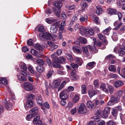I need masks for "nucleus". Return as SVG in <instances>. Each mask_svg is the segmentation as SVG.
Wrapping results in <instances>:
<instances>
[{"label":"nucleus","instance_id":"nucleus-1","mask_svg":"<svg viewBox=\"0 0 125 125\" xmlns=\"http://www.w3.org/2000/svg\"><path fill=\"white\" fill-rule=\"evenodd\" d=\"M79 30L80 34L83 36L85 35L86 34L92 35L94 33L93 29L90 27L85 29L84 27L81 26L79 28Z\"/></svg>","mask_w":125,"mask_h":125},{"label":"nucleus","instance_id":"nucleus-2","mask_svg":"<svg viewBox=\"0 0 125 125\" xmlns=\"http://www.w3.org/2000/svg\"><path fill=\"white\" fill-rule=\"evenodd\" d=\"M26 73L24 72L21 71L17 75L18 79L20 81H25L27 80L26 78Z\"/></svg>","mask_w":125,"mask_h":125},{"label":"nucleus","instance_id":"nucleus-3","mask_svg":"<svg viewBox=\"0 0 125 125\" xmlns=\"http://www.w3.org/2000/svg\"><path fill=\"white\" fill-rule=\"evenodd\" d=\"M51 57L53 59L52 65L53 67L55 68H61L62 66L58 64V59L57 57H55V54L52 55Z\"/></svg>","mask_w":125,"mask_h":125},{"label":"nucleus","instance_id":"nucleus-4","mask_svg":"<svg viewBox=\"0 0 125 125\" xmlns=\"http://www.w3.org/2000/svg\"><path fill=\"white\" fill-rule=\"evenodd\" d=\"M91 47L89 45L82 47V49L83 51V54L87 56H89L90 53L89 50L91 49Z\"/></svg>","mask_w":125,"mask_h":125},{"label":"nucleus","instance_id":"nucleus-5","mask_svg":"<svg viewBox=\"0 0 125 125\" xmlns=\"http://www.w3.org/2000/svg\"><path fill=\"white\" fill-rule=\"evenodd\" d=\"M40 39L42 40H49L50 36V34L48 32L41 33L39 35Z\"/></svg>","mask_w":125,"mask_h":125},{"label":"nucleus","instance_id":"nucleus-6","mask_svg":"<svg viewBox=\"0 0 125 125\" xmlns=\"http://www.w3.org/2000/svg\"><path fill=\"white\" fill-rule=\"evenodd\" d=\"M78 112L79 113L81 114H83L86 112V107L83 103H82L80 105L78 108Z\"/></svg>","mask_w":125,"mask_h":125},{"label":"nucleus","instance_id":"nucleus-7","mask_svg":"<svg viewBox=\"0 0 125 125\" xmlns=\"http://www.w3.org/2000/svg\"><path fill=\"white\" fill-rule=\"evenodd\" d=\"M24 88L26 90L28 91H31L33 89V86L32 84L29 82H25L23 84Z\"/></svg>","mask_w":125,"mask_h":125},{"label":"nucleus","instance_id":"nucleus-8","mask_svg":"<svg viewBox=\"0 0 125 125\" xmlns=\"http://www.w3.org/2000/svg\"><path fill=\"white\" fill-rule=\"evenodd\" d=\"M122 41L123 42L122 43V45L121 44L118 45H121V47H122L121 48L120 46H115L114 49V52L115 53H117V52H118V50H120V48H122L123 50H125V40H123Z\"/></svg>","mask_w":125,"mask_h":125},{"label":"nucleus","instance_id":"nucleus-9","mask_svg":"<svg viewBox=\"0 0 125 125\" xmlns=\"http://www.w3.org/2000/svg\"><path fill=\"white\" fill-rule=\"evenodd\" d=\"M119 99L117 97L112 95L111 98V100L107 104L109 105H113L114 103H116Z\"/></svg>","mask_w":125,"mask_h":125},{"label":"nucleus","instance_id":"nucleus-10","mask_svg":"<svg viewBox=\"0 0 125 125\" xmlns=\"http://www.w3.org/2000/svg\"><path fill=\"white\" fill-rule=\"evenodd\" d=\"M96 64V63L94 62H88L86 66V68L88 70H91L95 66Z\"/></svg>","mask_w":125,"mask_h":125},{"label":"nucleus","instance_id":"nucleus-11","mask_svg":"<svg viewBox=\"0 0 125 125\" xmlns=\"http://www.w3.org/2000/svg\"><path fill=\"white\" fill-rule=\"evenodd\" d=\"M67 91L63 90L61 93L60 96L62 100H66L68 97L67 95L66 94Z\"/></svg>","mask_w":125,"mask_h":125},{"label":"nucleus","instance_id":"nucleus-12","mask_svg":"<svg viewBox=\"0 0 125 125\" xmlns=\"http://www.w3.org/2000/svg\"><path fill=\"white\" fill-rule=\"evenodd\" d=\"M73 50L78 54H81L82 53V50L81 48L78 46H73L72 47Z\"/></svg>","mask_w":125,"mask_h":125},{"label":"nucleus","instance_id":"nucleus-13","mask_svg":"<svg viewBox=\"0 0 125 125\" xmlns=\"http://www.w3.org/2000/svg\"><path fill=\"white\" fill-rule=\"evenodd\" d=\"M12 100L10 99L8 100L5 104V107L6 109L8 110L10 109V108L12 106Z\"/></svg>","mask_w":125,"mask_h":125},{"label":"nucleus","instance_id":"nucleus-14","mask_svg":"<svg viewBox=\"0 0 125 125\" xmlns=\"http://www.w3.org/2000/svg\"><path fill=\"white\" fill-rule=\"evenodd\" d=\"M97 93V91L94 89L89 90L88 92L90 98H92L93 96L95 95Z\"/></svg>","mask_w":125,"mask_h":125},{"label":"nucleus","instance_id":"nucleus-15","mask_svg":"<svg viewBox=\"0 0 125 125\" xmlns=\"http://www.w3.org/2000/svg\"><path fill=\"white\" fill-rule=\"evenodd\" d=\"M57 30V28L55 23L52 25L51 27L50 32L52 33H55Z\"/></svg>","mask_w":125,"mask_h":125},{"label":"nucleus","instance_id":"nucleus-16","mask_svg":"<svg viewBox=\"0 0 125 125\" xmlns=\"http://www.w3.org/2000/svg\"><path fill=\"white\" fill-rule=\"evenodd\" d=\"M36 100L38 104L39 105H42L43 101L40 95H37L36 96Z\"/></svg>","mask_w":125,"mask_h":125},{"label":"nucleus","instance_id":"nucleus-17","mask_svg":"<svg viewBox=\"0 0 125 125\" xmlns=\"http://www.w3.org/2000/svg\"><path fill=\"white\" fill-rule=\"evenodd\" d=\"M114 84L115 87L117 88L122 86L123 83L121 81L118 80L115 81Z\"/></svg>","mask_w":125,"mask_h":125},{"label":"nucleus","instance_id":"nucleus-18","mask_svg":"<svg viewBox=\"0 0 125 125\" xmlns=\"http://www.w3.org/2000/svg\"><path fill=\"white\" fill-rule=\"evenodd\" d=\"M53 9L56 15L58 17H59L60 15V9L59 8H56L55 7H54L53 8Z\"/></svg>","mask_w":125,"mask_h":125},{"label":"nucleus","instance_id":"nucleus-19","mask_svg":"<svg viewBox=\"0 0 125 125\" xmlns=\"http://www.w3.org/2000/svg\"><path fill=\"white\" fill-rule=\"evenodd\" d=\"M108 10L109 11L108 14L111 15L116 14L117 12L116 10L115 9L109 8L108 9Z\"/></svg>","mask_w":125,"mask_h":125},{"label":"nucleus","instance_id":"nucleus-20","mask_svg":"<svg viewBox=\"0 0 125 125\" xmlns=\"http://www.w3.org/2000/svg\"><path fill=\"white\" fill-rule=\"evenodd\" d=\"M60 80L54 81L53 83V87L54 88H58L60 85Z\"/></svg>","mask_w":125,"mask_h":125},{"label":"nucleus","instance_id":"nucleus-21","mask_svg":"<svg viewBox=\"0 0 125 125\" xmlns=\"http://www.w3.org/2000/svg\"><path fill=\"white\" fill-rule=\"evenodd\" d=\"M53 5L58 8H60L62 5V3L61 2L59 1H54L53 2Z\"/></svg>","mask_w":125,"mask_h":125},{"label":"nucleus","instance_id":"nucleus-22","mask_svg":"<svg viewBox=\"0 0 125 125\" xmlns=\"http://www.w3.org/2000/svg\"><path fill=\"white\" fill-rule=\"evenodd\" d=\"M35 30L39 32H43L44 31V27L42 25H39L35 28Z\"/></svg>","mask_w":125,"mask_h":125},{"label":"nucleus","instance_id":"nucleus-23","mask_svg":"<svg viewBox=\"0 0 125 125\" xmlns=\"http://www.w3.org/2000/svg\"><path fill=\"white\" fill-rule=\"evenodd\" d=\"M37 113H35L27 115L26 117V120L29 121L32 117L37 115Z\"/></svg>","mask_w":125,"mask_h":125},{"label":"nucleus","instance_id":"nucleus-24","mask_svg":"<svg viewBox=\"0 0 125 125\" xmlns=\"http://www.w3.org/2000/svg\"><path fill=\"white\" fill-rule=\"evenodd\" d=\"M87 107L90 109H92L94 107L93 103L90 101H89L87 103Z\"/></svg>","mask_w":125,"mask_h":125},{"label":"nucleus","instance_id":"nucleus-25","mask_svg":"<svg viewBox=\"0 0 125 125\" xmlns=\"http://www.w3.org/2000/svg\"><path fill=\"white\" fill-rule=\"evenodd\" d=\"M122 25V23L120 22H119L118 21H115L114 23V25L115 28V30H117Z\"/></svg>","mask_w":125,"mask_h":125},{"label":"nucleus","instance_id":"nucleus-26","mask_svg":"<svg viewBox=\"0 0 125 125\" xmlns=\"http://www.w3.org/2000/svg\"><path fill=\"white\" fill-rule=\"evenodd\" d=\"M96 13L97 15H100L103 12L102 9L99 6H97L96 7Z\"/></svg>","mask_w":125,"mask_h":125},{"label":"nucleus","instance_id":"nucleus-27","mask_svg":"<svg viewBox=\"0 0 125 125\" xmlns=\"http://www.w3.org/2000/svg\"><path fill=\"white\" fill-rule=\"evenodd\" d=\"M75 62L80 66H81L82 63V60L80 58L76 57L75 59Z\"/></svg>","mask_w":125,"mask_h":125},{"label":"nucleus","instance_id":"nucleus-28","mask_svg":"<svg viewBox=\"0 0 125 125\" xmlns=\"http://www.w3.org/2000/svg\"><path fill=\"white\" fill-rule=\"evenodd\" d=\"M8 83V82L7 79L6 78H1L0 80V83L3 85H6Z\"/></svg>","mask_w":125,"mask_h":125},{"label":"nucleus","instance_id":"nucleus-29","mask_svg":"<svg viewBox=\"0 0 125 125\" xmlns=\"http://www.w3.org/2000/svg\"><path fill=\"white\" fill-rule=\"evenodd\" d=\"M26 105L28 107H33V101L31 100H28L27 101Z\"/></svg>","mask_w":125,"mask_h":125},{"label":"nucleus","instance_id":"nucleus-30","mask_svg":"<svg viewBox=\"0 0 125 125\" xmlns=\"http://www.w3.org/2000/svg\"><path fill=\"white\" fill-rule=\"evenodd\" d=\"M87 16L86 15H84L83 16H81L80 18V21L82 22H83L84 21H86L87 20Z\"/></svg>","mask_w":125,"mask_h":125},{"label":"nucleus","instance_id":"nucleus-31","mask_svg":"<svg viewBox=\"0 0 125 125\" xmlns=\"http://www.w3.org/2000/svg\"><path fill=\"white\" fill-rule=\"evenodd\" d=\"M80 6L81 7L82 10L83 11L85 9L87 8V4L85 2H82L80 4Z\"/></svg>","mask_w":125,"mask_h":125},{"label":"nucleus","instance_id":"nucleus-32","mask_svg":"<svg viewBox=\"0 0 125 125\" xmlns=\"http://www.w3.org/2000/svg\"><path fill=\"white\" fill-rule=\"evenodd\" d=\"M109 70L111 72H116V69L114 65H111L109 66L108 67Z\"/></svg>","mask_w":125,"mask_h":125},{"label":"nucleus","instance_id":"nucleus-33","mask_svg":"<svg viewBox=\"0 0 125 125\" xmlns=\"http://www.w3.org/2000/svg\"><path fill=\"white\" fill-rule=\"evenodd\" d=\"M100 88L105 92H107L108 90L106 88V84L105 83L102 84L100 86Z\"/></svg>","mask_w":125,"mask_h":125},{"label":"nucleus","instance_id":"nucleus-34","mask_svg":"<svg viewBox=\"0 0 125 125\" xmlns=\"http://www.w3.org/2000/svg\"><path fill=\"white\" fill-rule=\"evenodd\" d=\"M21 68L22 69L23 71H25L27 70V67L25 63L23 62H21L19 64Z\"/></svg>","mask_w":125,"mask_h":125},{"label":"nucleus","instance_id":"nucleus-35","mask_svg":"<svg viewBox=\"0 0 125 125\" xmlns=\"http://www.w3.org/2000/svg\"><path fill=\"white\" fill-rule=\"evenodd\" d=\"M37 71L39 73H42L44 70V69L42 65L38 66L37 68Z\"/></svg>","mask_w":125,"mask_h":125},{"label":"nucleus","instance_id":"nucleus-36","mask_svg":"<svg viewBox=\"0 0 125 125\" xmlns=\"http://www.w3.org/2000/svg\"><path fill=\"white\" fill-rule=\"evenodd\" d=\"M98 36L99 39L104 40V43L106 42V41L105 39V36L101 34H100L98 35Z\"/></svg>","mask_w":125,"mask_h":125},{"label":"nucleus","instance_id":"nucleus-37","mask_svg":"<svg viewBox=\"0 0 125 125\" xmlns=\"http://www.w3.org/2000/svg\"><path fill=\"white\" fill-rule=\"evenodd\" d=\"M108 89H107L108 90V92H106V93H108L109 92L111 94L113 93V92L114 91V87L112 86L109 85L108 87Z\"/></svg>","mask_w":125,"mask_h":125},{"label":"nucleus","instance_id":"nucleus-38","mask_svg":"<svg viewBox=\"0 0 125 125\" xmlns=\"http://www.w3.org/2000/svg\"><path fill=\"white\" fill-rule=\"evenodd\" d=\"M123 91L122 90H118L117 91L116 94L117 97L119 99L120 97L122 95Z\"/></svg>","mask_w":125,"mask_h":125},{"label":"nucleus","instance_id":"nucleus-39","mask_svg":"<svg viewBox=\"0 0 125 125\" xmlns=\"http://www.w3.org/2000/svg\"><path fill=\"white\" fill-rule=\"evenodd\" d=\"M35 48L38 50H42L43 49V47L39 43H37L35 44Z\"/></svg>","mask_w":125,"mask_h":125},{"label":"nucleus","instance_id":"nucleus-40","mask_svg":"<svg viewBox=\"0 0 125 125\" xmlns=\"http://www.w3.org/2000/svg\"><path fill=\"white\" fill-rule=\"evenodd\" d=\"M118 54L119 56H122L125 54V52L123 51L122 48H120V50H118Z\"/></svg>","mask_w":125,"mask_h":125},{"label":"nucleus","instance_id":"nucleus-41","mask_svg":"<svg viewBox=\"0 0 125 125\" xmlns=\"http://www.w3.org/2000/svg\"><path fill=\"white\" fill-rule=\"evenodd\" d=\"M86 87L85 85L83 84L81 86V91L82 93L85 94L86 93Z\"/></svg>","mask_w":125,"mask_h":125},{"label":"nucleus","instance_id":"nucleus-42","mask_svg":"<svg viewBox=\"0 0 125 125\" xmlns=\"http://www.w3.org/2000/svg\"><path fill=\"white\" fill-rule=\"evenodd\" d=\"M66 57L68 60L71 62L73 61V58L71 54L69 53H66Z\"/></svg>","mask_w":125,"mask_h":125},{"label":"nucleus","instance_id":"nucleus-43","mask_svg":"<svg viewBox=\"0 0 125 125\" xmlns=\"http://www.w3.org/2000/svg\"><path fill=\"white\" fill-rule=\"evenodd\" d=\"M80 42L82 43L86 44L87 43L86 39L85 38L81 37L79 38Z\"/></svg>","mask_w":125,"mask_h":125},{"label":"nucleus","instance_id":"nucleus-44","mask_svg":"<svg viewBox=\"0 0 125 125\" xmlns=\"http://www.w3.org/2000/svg\"><path fill=\"white\" fill-rule=\"evenodd\" d=\"M115 56L112 54H110L107 56L105 58L106 59L109 60L113 59L114 58H115Z\"/></svg>","mask_w":125,"mask_h":125},{"label":"nucleus","instance_id":"nucleus-45","mask_svg":"<svg viewBox=\"0 0 125 125\" xmlns=\"http://www.w3.org/2000/svg\"><path fill=\"white\" fill-rule=\"evenodd\" d=\"M79 99V97L78 95H76L74 96L73 98V102L74 103H76L78 101Z\"/></svg>","mask_w":125,"mask_h":125},{"label":"nucleus","instance_id":"nucleus-46","mask_svg":"<svg viewBox=\"0 0 125 125\" xmlns=\"http://www.w3.org/2000/svg\"><path fill=\"white\" fill-rule=\"evenodd\" d=\"M112 115L115 117L117 116L118 114L117 110L115 109H113L112 111Z\"/></svg>","mask_w":125,"mask_h":125},{"label":"nucleus","instance_id":"nucleus-47","mask_svg":"<svg viewBox=\"0 0 125 125\" xmlns=\"http://www.w3.org/2000/svg\"><path fill=\"white\" fill-rule=\"evenodd\" d=\"M40 119V117L39 116H38L35 117L33 119V124H36L39 121H41L39 120Z\"/></svg>","mask_w":125,"mask_h":125},{"label":"nucleus","instance_id":"nucleus-48","mask_svg":"<svg viewBox=\"0 0 125 125\" xmlns=\"http://www.w3.org/2000/svg\"><path fill=\"white\" fill-rule=\"evenodd\" d=\"M110 30V28L108 27L103 30V33L104 34L108 35L109 34V31Z\"/></svg>","mask_w":125,"mask_h":125},{"label":"nucleus","instance_id":"nucleus-49","mask_svg":"<svg viewBox=\"0 0 125 125\" xmlns=\"http://www.w3.org/2000/svg\"><path fill=\"white\" fill-rule=\"evenodd\" d=\"M112 38L113 40L115 41L118 40V37L117 34L115 33H114L112 36Z\"/></svg>","mask_w":125,"mask_h":125},{"label":"nucleus","instance_id":"nucleus-50","mask_svg":"<svg viewBox=\"0 0 125 125\" xmlns=\"http://www.w3.org/2000/svg\"><path fill=\"white\" fill-rule=\"evenodd\" d=\"M36 62L39 64L42 65L44 63L43 61L42 60L40 59H37L36 61Z\"/></svg>","mask_w":125,"mask_h":125},{"label":"nucleus","instance_id":"nucleus-51","mask_svg":"<svg viewBox=\"0 0 125 125\" xmlns=\"http://www.w3.org/2000/svg\"><path fill=\"white\" fill-rule=\"evenodd\" d=\"M31 53L35 56H37L38 52L34 49H32L31 51Z\"/></svg>","mask_w":125,"mask_h":125},{"label":"nucleus","instance_id":"nucleus-52","mask_svg":"<svg viewBox=\"0 0 125 125\" xmlns=\"http://www.w3.org/2000/svg\"><path fill=\"white\" fill-rule=\"evenodd\" d=\"M93 20L97 24H99L100 22L98 18L97 17H94L93 19Z\"/></svg>","mask_w":125,"mask_h":125},{"label":"nucleus","instance_id":"nucleus-53","mask_svg":"<svg viewBox=\"0 0 125 125\" xmlns=\"http://www.w3.org/2000/svg\"><path fill=\"white\" fill-rule=\"evenodd\" d=\"M97 123L99 125H105V122L102 120H99L96 121Z\"/></svg>","mask_w":125,"mask_h":125},{"label":"nucleus","instance_id":"nucleus-54","mask_svg":"<svg viewBox=\"0 0 125 125\" xmlns=\"http://www.w3.org/2000/svg\"><path fill=\"white\" fill-rule=\"evenodd\" d=\"M53 70L50 71L47 74L46 76L48 79H49L53 73Z\"/></svg>","mask_w":125,"mask_h":125},{"label":"nucleus","instance_id":"nucleus-55","mask_svg":"<svg viewBox=\"0 0 125 125\" xmlns=\"http://www.w3.org/2000/svg\"><path fill=\"white\" fill-rule=\"evenodd\" d=\"M28 69L29 71L31 73L34 74L35 73V72L33 69V67L31 66H30L28 68Z\"/></svg>","mask_w":125,"mask_h":125},{"label":"nucleus","instance_id":"nucleus-56","mask_svg":"<svg viewBox=\"0 0 125 125\" xmlns=\"http://www.w3.org/2000/svg\"><path fill=\"white\" fill-rule=\"evenodd\" d=\"M54 19H49L46 18L45 19V21L49 24H50L55 21Z\"/></svg>","mask_w":125,"mask_h":125},{"label":"nucleus","instance_id":"nucleus-57","mask_svg":"<svg viewBox=\"0 0 125 125\" xmlns=\"http://www.w3.org/2000/svg\"><path fill=\"white\" fill-rule=\"evenodd\" d=\"M107 125H116L115 122L114 121H110L107 123Z\"/></svg>","mask_w":125,"mask_h":125},{"label":"nucleus","instance_id":"nucleus-58","mask_svg":"<svg viewBox=\"0 0 125 125\" xmlns=\"http://www.w3.org/2000/svg\"><path fill=\"white\" fill-rule=\"evenodd\" d=\"M59 28V32H62L63 33V30L64 29V27L60 25L58 26Z\"/></svg>","mask_w":125,"mask_h":125},{"label":"nucleus","instance_id":"nucleus-59","mask_svg":"<svg viewBox=\"0 0 125 125\" xmlns=\"http://www.w3.org/2000/svg\"><path fill=\"white\" fill-rule=\"evenodd\" d=\"M98 80H96L94 82V84L95 87H99V84L98 82Z\"/></svg>","mask_w":125,"mask_h":125},{"label":"nucleus","instance_id":"nucleus-60","mask_svg":"<svg viewBox=\"0 0 125 125\" xmlns=\"http://www.w3.org/2000/svg\"><path fill=\"white\" fill-rule=\"evenodd\" d=\"M58 47V46L57 45H54L53 44L51 47L50 49V50L52 51Z\"/></svg>","mask_w":125,"mask_h":125},{"label":"nucleus","instance_id":"nucleus-61","mask_svg":"<svg viewBox=\"0 0 125 125\" xmlns=\"http://www.w3.org/2000/svg\"><path fill=\"white\" fill-rule=\"evenodd\" d=\"M74 88L73 87L70 86L68 87L67 89V91L69 92H71L73 91Z\"/></svg>","mask_w":125,"mask_h":125},{"label":"nucleus","instance_id":"nucleus-62","mask_svg":"<svg viewBox=\"0 0 125 125\" xmlns=\"http://www.w3.org/2000/svg\"><path fill=\"white\" fill-rule=\"evenodd\" d=\"M71 65L72 67L74 69H77L78 67V65L76 64H75L74 63L72 64Z\"/></svg>","mask_w":125,"mask_h":125},{"label":"nucleus","instance_id":"nucleus-63","mask_svg":"<svg viewBox=\"0 0 125 125\" xmlns=\"http://www.w3.org/2000/svg\"><path fill=\"white\" fill-rule=\"evenodd\" d=\"M110 108L109 107H107L105 108L103 112H104V113H105L108 114L109 112L110 111Z\"/></svg>","mask_w":125,"mask_h":125},{"label":"nucleus","instance_id":"nucleus-64","mask_svg":"<svg viewBox=\"0 0 125 125\" xmlns=\"http://www.w3.org/2000/svg\"><path fill=\"white\" fill-rule=\"evenodd\" d=\"M94 45H96L98 47H100L101 45V44L100 41H98L96 42H94Z\"/></svg>","mask_w":125,"mask_h":125}]
</instances>
